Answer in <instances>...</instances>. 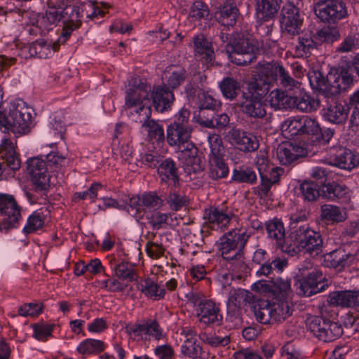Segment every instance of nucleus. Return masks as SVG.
<instances>
[{
    "label": "nucleus",
    "instance_id": "obj_1",
    "mask_svg": "<svg viewBox=\"0 0 359 359\" xmlns=\"http://www.w3.org/2000/svg\"><path fill=\"white\" fill-rule=\"evenodd\" d=\"M151 86L146 81L135 79L126 90L125 106L131 109L130 114L137 116L136 122L142 123L150 118L151 114Z\"/></svg>",
    "mask_w": 359,
    "mask_h": 359
},
{
    "label": "nucleus",
    "instance_id": "obj_2",
    "mask_svg": "<svg viewBox=\"0 0 359 359\" xmlns=\"http://www.w3.org/2000/svg\"><path fill=\"white\" fill-rule=\"evenodd\" d=\"M311 85L323 95L327 100L336 99L342 90L352 82V79L345 74L329 72L326 77L320 72H314L309 77Z\"/></svg>",
    "mask_w": 359,
    "mask_h": 359
},
{
    "label": "nucleus",
    "instance_id": "obj_3",
    "mask_svg": "<svg viewBox=\"0 0 359 359\" xmlns=\"http://www.w3.org/2000/svg\"><path fill=\"white\" fill-rule=\"evenodd\" d=\"M31 124V114L25 106L12 105L8 111H0V130L4 133L26 134L29 132Z\"/></svg>",
    "mask_w": 359,
    "mask_h": 359
},
{
    "label": "nucleus",
    "instance_id": "obj_4",
    "mask_svg": "<svg viewBox=\"0 0 359 359\" xmlns=\"http://www.w3.org/2000/svg\"><path fill=\"white\" fill-rule=\"evenodd\" d=\"M296 247L299 252L316 256L323 252V241L320 233L307 225L299 226L293 233Z\"/></svg>",
    "mask_w": 359,
    "mask_h": 359
},
{
    "label": "nucleus",
    "instance_id": "obj_5",
    "mask_svg": "<svg viewBox=\"0 0 359 359\" xmlns=\"http://www.w3.org/2000/svg\"><path fill=\"white\" fill-rule=\"evenodd\" d=\"M313 11L323 22L328 23H337L348 16L346 5L341 0H319Z\"/></svg>",
    "mask_w": 359,
    "mask_h": 359
},
{
    "label": "nucleus",
    "instance_id": "obj_6",
    "mask_svg": "<svg viewBox=\"0 0 359 359\" xmlns=\"http://www.w3.org/2000/svg\"><path fill=\"white\" fill-rule=\"evenodd\" d=\"M249 238L245 231L234 229L220 238L219 250L224 259H233L243 250Z\"/></svg>",
    "mask_w": 359,
    "mask_h": 359
},
{
    "label": "nucleus",
    "instance_id": "obj_7",
    "mask_svg": "<svg viewBox=\"0 0 359 359\" xmlns=\"http://www.w3.org/2000/svg\"><path fill=\"white\" fill-rule=\"evenodd\" d=\"M309 329L319 340L324 342L334 341L343 334L341 325L318 316L309 320Z\"/></svg>",
    "mask_w": 359,
    "mask_h": 359
},
{
    "label": "nucleus",
    "instance_id": "obj_8",
    "mask_svg": "<svg viewBox=\"0 0 359 359\" xmlns=\"http://www.w3.org/2000/svg\"><path fill=\"white\" fill-rule=\"evenodd\" d=\"M47 163L39 158H32L27 161V170L35 189L46 190L50 186V176Z\"/></svg>",
    "mask_w": 359,
    "mask_h": 359
},
{
    "label": "nucleus",
    "instance_id": "obj_9",
    "mask_svg": "<svg viewBox=\"0 0 359 359\" xmlns=\"http://www.w3.org/2000/svg\"><path fill=\"white\" fill-rule=\"evenodd\" d=\"M255 49L252 40L243 36H239L232 43V52L229 57L238 65H248L255 58Z\"/></svg>",
    "mask_w": 359,
    "mask_h": 359
},
{
    "label": "nucleus",
    "instance_id": "obj_10",
    "mask_svg": "<svg viewBox=\"0 0 359 359\" xmlns=\"http://www.w3.org/2000/svg\"><path fill=\"white\" fill-rule=\"evenodd\" d=\"M226 137L231 145L243 152L255 151L259 148V141L253 134L239 128L231 129Z\"/></svg>",
    "mask_w": 359,
    "mask_h": 359
},
{
    "label": "nucleus",
    "instance_id": "obj_11",
    "mask_svg": "<svg viewBox=\"0 0 359 359\" xmlns=\"http://www.w3.org/2000/svg\"><path fill=\"white\" fill-rule=\"evenodd\" d=\"M281 29L283 34L295 36L300 33L302 20L299 18L298 8L294 5L285 4L281 11Z\"/></svg>",
    "mask_w": 359,
    "mask_h": 359
},
{
    "label": "nucleus",
    "instance_id": "obj_12",
    "mask_svg": "<svg viewBox=\"0 0 359 359\" xmlns=\"http://www.w3.org/2000/svg\"><path fill=\"white\" fill-rule=\"evenodd\" d=\"M323 109V116L328 122L334 124L344 123L348 116V105L337 99L326 100Z\"/></svg>",
    "mask_w": 359,
    "mask_h": 359
},
{
    "label": "nucleus",
    "instance_id": "obj_13",
    "mask_svg": "<svg viewBox=\"0 0 359 359\" xmlns=\"http://www.w3.org/2000/svg\"><path fill=\"white\" fill-rule=\"evenodd\" d=\"M178 149L179 158L184 161V170L191 179L192 174L198 173L203 169L198 156V149L190 142Z\"/></svg>",
    "mask_w": 359,
    "mask_h": 359
},
{
    "label": "nucleus",
    "instance_id": "obj_14",
    "mask_svg": "<svg viewBox=\"0 0 359 359\" xmlns=\"http://www.w3.org/2000/svg\"><path fill=\"white\" fill-rule=\"evenodd\" d=\"M330 164L345 170H351L359 163L358 157L350 149L337 146L329 152Z\"/></svg>",
    "mask_w": 359,
    "mask_h": 359
},
{
    "label": "nucleus",
    "instance_id": "obj_15",
    "mask_svg": "<svg viewBox=\"0 0 359 359\" xmlns=\"http://www.w3.org/2000/svg\"><path fill=\"white\" fill-rule=\"evenodd\" d=\"M265 107L263 99L254 97L252 95L242 94L240 107L246 116L255 118H264L266 114Z\"/></svg>",
    "mask_w": 359,
    "mask_h": 359
},
{
    "label": "nucleus",
    "instance_id": "obj_16",
    "mask_svg": "<svg viewBox=\"0 0 359 359\" xmlns=\"http://www.w3.org/2000/svg\"><path fill=\"white\" fill-rule=\"evenodd\" d=\"M219 308L212 300H204L200 302L196 309L198 321L204 325L219 323L222 316Z\"/></svg>",
    "mask_w": 359,
    "mask_h": 359
},
{
    "label": "nucleus",
    "instance_id": "obj_17",
    "mask_svg": "<svg viewBox=\"0 0 359 359\" xmlns=\"http://www.w3.org/2000/svg\"><path fill=\"white\" fill-rule=\"evenodd\" d=\"M181 335L183 344L181 346L182 354L190 358H197L201 353V347L197 339L196 332L189 327L182 330Z\"/></svg>",
    "mask_w": 359,
    "mask_h": 359
},
{
    "label": "nucleus",
    "instance_id": "obj_18",
    "mask_svg": "<svg viewBox=\"0 0 359 359\" xmlns=\"http://www.w3.org/2000/svg\"><path fill=\"white\" fill-rule=\"evenodd\" d=\"M172 91L163 86H158L151 90V100L156 109L159 112H163L170 108L171 104L174 100Z\"/></svg>",
    "mask_w": 359,
    "mask_h": 359
},
{
    "label": "nucleus",
    "instance_id": "obj_19",
    "mask_svg": "<svg viewBox=\"0 0 359 359\" xmlns=\"http://www.w3.org/2000/svg\"><path fill=\"white\" fill-rule=\"evenodd\" d=\"M305 154L302 147L290 142H283L276 149L277 158L282 165H289Z\"/></svg>",
    "mask_w": 359,
    "mask_h": 359
},
{
    "label": "nucleus",
    "instance_id": "obj_20",
    "mask_svg": "<svg viewBox=\"0 0 359 359\" xmlns=\"http://www.w3.org/2000/svg\"><path fill=\"white\" fill-rule=\"evenodd\" d=\"M193 129L186 127L170 125L167 128L166 139L168 144L171 147L181 149L182 147L191 142Z\"/></svg>",
    "mask_w": 359,
    "mask_h": 359
},
{
    "label": "nucleus",
    "instance_id": "obj_21",
    "mask_svg": "<svg viewBox=\"0 0 359 359\" xmlns=\"http://www.w3.org/2000/svg\"><path fill=\"white\" fill-rule=\"evenodd\" d=\"M229 121L226 114H216L214 110H202L198 118L201 126L210 128H224L229 125Z\"/></svg>",
    "mask_w": 359,
    "mask_h": 359
},
{
    "label": "nucleus",
    "instance_id": "obj_22",
    "mask_svg": "<svg viewBox=\"0 0 359 359\" xmlns=\"http://www.w3.org/2000/svg\"><path fill=\"white\" fill-rule=\"evenodd\" d=\"M186 69L180 65L168 66L163 73V85L167 88L175 89L181 86L187 78Z\"/></svg>",
    "mask_w": 359,
    "mask_h": 359
},
{
    "label": "nucleus",
    "instance_id": "obj_23",
    "mask_svg": "<svg viewBox=\"0 0 359 359\" xmlns=\"http://www.w3.org/2000/svg\"><path fill=\"white\" fill-rule=\"evenodd\" d=\"M232 215L231 213L224 212L217 208L210 207L205 209L203 217L209 224L210 228L223 230L229 224Z\"/></svg>",
    "mask_w": 359,
    "mask_h": 359
},
{
    "label": "nucleus",
    "instance_id": "obj_24",
    "mask_svg": "<svg viewBox=\"0 0 359 359\" xmlns=\"http://www.w3.org/2000/svg\"><path fill=\"white\" fill-rule=\"evenodd\" d=\"M239 11L232 0H226L215 13L217 20L226 27L236 25Z\"/></svg>",
    "mask_w": 359,
    "mask_h": 359
},
{
    "label": "nucleus",
    "instance_id": "obj_25",
    "mask_svg": "<svg viewBox=\"0 0 359 359\" xmlns=\"http://www.w3.org/2000/svg\"><path fill=\"white\" fill-rule=\"evenodd\" d=\"M328 302L331 305L343 307H354L359 306V290L334 291L330 294Z\"/></svg>",
    "mask_w": 359,
    "mask_h": 359
},
{
    "label": "nucleus",
    "instance_id": "obj_26",
    "mask_svg": "<svg viewBox=\"0 0 359 359\" xmlns=\"http://www.w3.org/2000/svg\"><path fill=\"white\" fill-rule=\"evenodd\" d=\"M194 55L205 63H210L214 59L212 43L203 34L196 35L193 39Z\"/></svg>",
    "mask_w": 359,
    "mask_h": 359
},
{
    "label": "nucleus",
    "instance_id": "obj_27",
    "mask_svg": "<svg viewBox=\"0 0 359 359\" xmlns=\"http://www.w3.org/2000/svg\"><path fill=\"white\" fill-rule=\"evenodd\" d=\"M258 20L266 22L274 18L280 8L281 0H255Z\"/></svg>",
    "mask_w": 359,
    "mask_h": 359
},
{
    "label": "nucleus",
    "instance_id": "obj_28",
    "mask_svg": "<svg viewBox=\"0 0 359 359\" xmlns=\"http://www.w3.org/2000/svg\"><path fill=\"white\" fill-rule=\"evenodd\" d=\"M284 67L276 61L259 63L257 65L258 76L262 78L266 83L273 85L278 83L279 76Z\"/></svg>",
    "mask_w": 359,
    "mask_h": 359
},
{
    "label": "nucleus",
    "instance_id": "obj_29",
    "mask_svg": "<svg viewBox=\"0 0 359 359\" xmlns=\"http://www.w3.org/2000/svg\"><path fill=\"white\" fill-rule=\"evenodd\" d=\"M65 10L55 7L48 6V10L44 15L39 16L36 20L38 26L43 30H48L53 25H57L62 19H65Z\"/></svg>",
    "mask_w": 359,
    "mask_h": 359
},
{
    "label": "nucleus",
    "instance_id": "obj_30",
    "mask_svg": "<svg viewBox=\"0 0 359 359\" xmlns=\"http://www.w3.org/2000/svg\"><path fill=\"white\" fill-rule=\"evenodd\" d=\"M320 219L331 224L339 223L347 219V212L339 206L324 204L320 207Z\"/></svg>",
    "mask_w": 359,
    "mask_h": 359
},
{
    "label": "nucleus",
    "instance_id": "obj_31",
    "mask_svg": "<svg viewBox=\"0 0 359 359\" xmlns=\"http://www.w3.org/2000/svg\"><path fill=\"white\" fill-rule=\"evenodd\" d=\"M252 297V293L243 289L233 290L228 300L229 312L238 314L241 308L250 302Z\"/></svg>",
    "mask_w": 359,
    "mask_h": 359
},
{
    "label": "nucleus",
    "instance_id": "obj_32",
    "mask_svg": "<svg viewBox=\"0 0 359 359\" xmlns=\"http://www.w3.org/2000/svg\"><path fill=\"white\" fill-rule=\"evenodd\" d=\"M320 193L324 198L334 200L335 198H346L348 194V189L344 184L332 182L322 184Z\"/></svg>",
    "mask_w": 359,
    "mask_h": 359
},
{
    "label": "nucleus",
    "instance_id": "obj_33",
    "mask_svg": "<svg viewBox=\"0 0 359 359\" xmlns=\"http://www.w3.org/2000/svg\"><path fill=\"white\" fill-rule=\"evenodd\" d=\"M158 173L161 181L169 184L175 185L178 180L175 163L170 159H165L162 161L158 168Z\"/></svg>",
    "mask_w": 359,
    "mask_h": 359
},
{
    "label": "nucleus",
    "instance_id": "obj_34",
    "mask_svg": "<svg viewBox=\"0 0 359 359\" xmlns=\"http://www.w3.org/2000/svg\"><path fill=\"white\" fill-rule=\"evenodd\" d=\"M132 153V147L128 143L120 144V142L117 141V146L115 147V145H114V155L121 158L123 161L127 162L128 169L134 172L139 168L140 165L135 161H133Z\"/></svg>",
    "mask_w": 359,
    "mask_h": 359
},
{
    "label": "nucleus",
    "instance_id": "obj_35",
    "mask_svg": "<svg viewBox=\"0 0 359 359\" xmlns=\"http://www.w3.org/2000/svg\"><path fill=\"white\" fill-rule=\"evenodd\" d=\"M138 288L147 297L155 300L162 299L165 294L164 288L159 287L157 283L149 278L142 280L139 283Z\"/></svg>",
    "mask_w": 359,
    "mask_h": 359
},
{
    "label": "nucleus",
    "instance_id": "obj_36",
    "mask_svg": "<svg viewBox=\"0 0 359 359\" xmlns=\"http://www.w3.org/2000/svg\"><path fill=\"white\" fill-rule=\"evenodd\" d=\"M254 315L257 321L263 324L272 323L271 304L265 300L255 302L252 306Z\"/></svg>",
    "mask_w": 359,
    "mask_h": 359
},
{
    "label": "nucleus",
    "instance_id": "obj_37",
    "mask_svg": "<svg viewBox=\"0 0 359 359\" xmlns=\"http://www.w3.org/2000/svg\"><path fill=\"white\" fill-rule=\"evenodd\" d=\"M291 107H295L301 111L311 112L317 109L319 102L307 94L299 97H292Z\"/></svg>",
    "mask_w": 359,
    "mask_h": 359
},
{
    "label": "nucleus",
    "instance_id": "obj_38",
    "mask_svg": "<svg viewBox=\"0 0 359 359\" xmlns=\"http://www.w3.org/2000/svg\"><path fill=\"white\" fill-rule=\"evenodd\" d=\"M292 97L279 89L272 90L268 98L271 107L275 109L291 108Z\"/></svg>",
    "mask_w": 359,
    "mask_h": 359
},
{
    "label": "nucleus",
    "instance_id": "obj_39",
    "mask_svg": "<svg viewBox=\"0 0 359 359\" xmlns=\"http://www.w3.org/2000/svg\"><path fill=\"white\" fill-rule=\"evenodd\" d=\"M316 48V44L311 37L300 36L294 47V54L296 57H308Z\"/></svg>",
    "mask_w": 359,
    "mask_h": 359
},
{
    "label": "nucleus",
    "instance_id": "obj_40",
    "mask_svg": "<svg viewBox=\"0 0 359 359\" xmlns=\"http://www.w3.org/2000/svg\"><path fill=\"white\" fill-rule=\"evenodd\" d=\"M210 177L217 180L218 178L225 177L229 172L227 165L224 161L223 156L210 157Z\"/></svg>",
    "mask_w": 359,
    "mask_h": 359
},
{
    "label": "nucleus",
    "instance_id": "obj_41",
    "mask_svg": "<svg viewBox=\"0 0 359 359\" xmlns=\"http://www.w3.org/2000/svg\"><path fill=\"white\" fill-rule=\"evenodd\" d=\"M292 314V310L287 302L281 301L271 304V320L282 322Z\"/></svg>",
    "mask_w": 359,
    "mask_h": 359
},
{
    "label": "nucleus",
    "instance_id": "obj_42",
    "mask_svg": "<svg viewBox=\"0 0 359 359\" xmlns=\"http://www.w3.org/2000/svg\"><path fill=\"white\" fill-rule=\"evenodd\" d=\"M12 209L7 210L6 216L2 218L0 228L8 230L14 227L18 223L21 218V208L18 205L16 200L14 198V205Z\"/></svg>",
    "mask_w": 359,
    "mask_h": 359
},
{
    "label": "nucleus",
    "instance_id": "obj_43",
    "mask_svg": "<svg viewBox=\"0 0 359 359\" xmlns=\"http://www.w3.org/2000/svg\"><path fill=\"white\" fill-rule=\"evenodd\" d=\"M223 95L229 100H233L237 97L240 91V83L231 77L224 78L219 85Z\"/></svg>",
    "mask_w": 359,
    "mask_h": 359
},
{
    "label": "nucleus",
    "instance_id": "obj_44",
    "mask_svg": "<svg viewBox=\"0 0 359 359\" xmlns=\"http://www.w3.org/2000/svg\"><path fill=\"white\" fill-rule=\"evenodd\" d=\"M270 86L271 84L266 83L262 78L258 76L254 81L249 83L248 91L243 93L263 99L269 92Z\"/></svg>",
    "mask_w": 359,
    "mask_h": 359
},
{
    "label": "nucleus",
    "instance_id": "obj_45",
    "mask_svg": "<svg viewBox=\"0 0 359 359\" xmlns=\"http://www.w3.org/2000/svg\"><path fill=\"white\" fill-rule=\"evenodd\" d=\"M327 266L340 271L347 263V255L341 250L332 251L325 256Z\"/></svg>",
    "mask_w": 359,
    "mask_h": 359
},
{
    "label": "nucleus",
    "instance_id": "obj_46",
    "mask_svg": "<svg viewBox=\"0 0 359 359\" xmlns=\"http://www.w3.org/2000/svg\"><path fill=\"white\" fill-rule=\"evenodd\" d=\"M105 348L102 341L94 339H87L82 341L77 347L81 354H93L102 352Z\"/></svg>",
    "mask_w": 359,
    "mask_h": 359
},
{
    "label": "nucleus",
    "instance_id": "obj_47",
    "mask_svg": "<svg viewBox=\"0 0 359 359\" xmlns=\"http://www.w3.org/2000/svg\"><path fill=\"white\" fill-rule=\"evenodd\" d=\"M281 130L287 137L302 135L301 117L289 118L281 125Z\"/></svg>",
    "mask_w": 359,
    "mask_h": 359
},
{
    "label": "nucleus",
    "instance_id": "obj_48",
    "mask_svg": "<svg viewBox=\"0 0 359 359\" xmlns=\"http://www.w3.org/2000/svg\"><path fill=\"white\" fill-rule=\"evenodd\" d=\"M142 123H144L142 127L145 128L147 132V135L151 140H154L158 142L164 141L165 135L163 128L157 122L148 118Z\"/></svg>",
    "mask_w": 359,
    "mask_h": 359
},
{
    "label": "nucleus",
    "instance_id": "obj_49",
    "mask_svg": "<svg viewBox=\"0 0 359 359\" xmlns=\"http://www.w3.org/2000/svg\"><path fill=\"white\" fill-rule=\"evenodd\" d=\"M266 230L270 238L277 241L280 245L285 238V228L283 222L278 219H273L266 224Z\"/></svg>",
    "mask_w": 359,
    "mask_h": 359
},
{
    "label": "nucleus",
    "instance_id": "obj_50",
    "mask_svg": "<svg viewBox=\"0 0 359 359\" xmlns=\"http://www.w3.org/2000/svg\"><path fill=\"white\" fill-rule=\"evenodd\" d=\"M287 265V262L285 259L276 258L271 262L263 264L262 266L257 270V274L258 276H268L272 274L274 270L280 273L283 271L284 268Z\"/></svg>",
    "mask_w": 359,
    "mask_h": 359
},
{
    "label": "nucleus",
    "instance_id": "obj_51",
    "mask_svg": "<svg viewBox=\"0 0 359 359\" xmlns=\"http://www.w3.org/2000/svg\"><path fill=\"white\" fill-rule=\"evenodd\" d=\"M114 269L116 275L122 279L133 281L137 278L135 266L128 262H122L115 266Z\"/></svg>",
    "mask_w": 359,
    "mask_h": 359
},
{
    "label": "nucleus",
    "instance_id": "obj_52",
    "mask_svg": "<svg viewBox=\"0 0 359 359\" xmlns=\"http://www.w3.org/2000/svg\"><path fill=\"white\" fill-rule=\"evenodd\" d=\"M300 189L304 199L309 201H316L321 194L318 185L313 182H304L301 184Z\"/></svg>",
    "mask_w": 359,
    "mask_h": 359
},
{
    "label": "nucleus",
    "instance_id": "obj_53",
    "mask_svg": "<svg viewBox=\"0 0 359 359\" xmlns=\"http://www.w3.org/2000/svg\"><path fill=\"white\" fill-rule=\"evenodd\" d=\"M278 85L284 88L285 90H293L296 88H300V82L293 79L289 74V72L285 69L283 68L281 73L279 76L278 83Z\"/></svg>",
    "mask_w": 359,
    "mask_h": 359
},
{
    "label": "nucleus",
    "instance_id": "obj_54",
    "mask_svg": "<svg viewBox=\"0 0 359 359\" xmlns=\"http://www.w3.org/2000/svg\"><path fill=\"white\" fill-rule=\"evenodd\" d=\"M45 222V218L38 212H34L31 215L27 224L25 226L23 231L25 233L29 234L33 233L41 228Z\"/></svg>",
    "mask_w": 359,
    "mask_h": 359
},
{
    "label": "nucleus",
    "instance_id": "obj_55",
    "mask_svg": "<svg viewBox=\"0 0 359 359\" xmlns=\"http://www.w3.org/2000/svg\"><path fill=\"white\" fill-rule=\"evenodd\" d=\"M301 126H302V135H318L320 131V126L318 123L313 118H311L307 116H303L301 117Z\"/></svg>",
    "mask_w": 359,
    "mask_h": 359
},
{
    "label": "nucleus",
    "instance_id": "obj_56",
    "mask_svg": "<svg viewBox=\"0 0 359 359\" xmlns=\"http://www.w3.org/2000/svg\"><path fill=\"white\" fill-rule=\"evenodd\" d=\"M209 15V10L206 4L201 1H195L189 12V16L196 20L207 18Z\"/></svg>",
    "mask_w": 359,
    "mask_h": 359
},
{
    "label": "nucleus",
    "instance_id": "obj_57",
    "mask_svg": "<svg viewBox=\"0 0 359 359\" xmlns=\"http://www.w3.org/2000/svg\"><path fill=\"white\" fill-rule=\"evenodd\" d=\"M208 142L210 147V157L223 156L224 147L220 135L217 134L210 135L208 137Z\"/></svg>",
    "mask_w": 359,
    "mask_h": 359
},
{
    "label": "nucleus",
    "instance_id": "obj_58",
    "mask_svg": "<svg viewBox=\"0 0 359 359\" xmlns=\"http://www.w3.org/2000/svg\"><path fill=\"white\" fill-rule=\"evenodd\" d=\"M167 203L172 210L177 211L187 205L188 200L184 195L172 191L168 195Z\"/></svg>",
    "mask_w": 359,
    "mask_h": 359
},
{
    "label": "nucleus",
    "instance_id": "obj_59",
    "mask_svg": "<svg viewBox=\"0 0 359 359\" xmlns=\"http://www.w3.org/2000/svg\"><path fill=\"white\" fill-rule=\"evenodd\" d=\"M232 179L238 182L252 183L256 180L257 176L250 169L234 170Z\"/></svg>",
    "mask_w": 359,
    "mask_h": 359
},
{
    "label": "nucleus",
    "instance_id": "obj_60",
    "mask_svg": "<svg viewBox=\"0 0 359 359\" xmlns=\"http://www.w3.org/2000/svg\"><path fill=\"white\" fill-rule=\"evenodd\" d=\"M42 303H29L25 304L18 309V314L22 316H36L39 315L43 310Z\"/></svg>",
    "mask_w": 359,
    "mask_h": 359
},
{
    "label": "nucleus",
    "instance_id": "obj_61",
    "mask_svg": "<svg viewBox=\"0 0 359 359\" xmlns=\"http://www.w3.org/2000/svg\"><path fill=\"white\" fill-rule=\"evenodd\" d=\"M318 37L320 41L326 43H332L340 38V34L334 27H325L318 32Z\"/></svg>",
    "mask_w": 359,
    "mask_h": 359
},
{
    "label": "nucleus",
    "instance_id": "obj_62",
    "mask_svg": "<svg viewBox=\"0 0 359 359\" xmlns=\"http://www.w3.org/2000/svg\"><path fill=\"white\" fill-rule=\"evenodd\" d=\"M358 45V39L355 35H348L346 36L340 45L338 46L337 51L339 53H348L356 49Z\"/></svg>",
    "mask_w": 359,
    "mask_h": 359
},
{
    "label": "nucleus",
    "instance_id": "obj_63",
    "mask_svg": "<svg viewBox=\"0 0 359 359\" xmlns=\"http://www.w3.org/2000/svg\"><path fill=\"white\" fill-rule=\"evenodd\" d=\"M142 196L144 209H158L163 205V200L155 194H144Z\"/></svg>",
    "mask_w": 359,
    "mask_h": 359
},
{
    "label": "nucleus",
    "instance_id": "obj_64",
    "mask_svg": "<svg viewBox=\"0 0 359 359\" xmlns=\"http://www.w3.org/2000/svg\"><path fill=\"white\" fill-rule=\"evenodd\" d=\"M146 251L151 258L158 259L164 255L165 248L162 244L151 241L147 243Z\"/></svg>",
    "mask_w": 359,
    "mask_h": 359
}]
</instances>
